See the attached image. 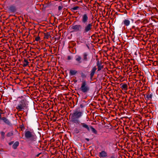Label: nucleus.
I'll return each mask as SVG.
<instances>
[{"label": "nucleus", "instance_id": "39448f33", "mask_svg": "<svg viewBox=\"0 0 158 158\" xmlns=\"http://www.w3.org/2000/svg\"><path fill=\"white\" fill-rule=\"evenodd\" d=\"M25 136L26 139H30L32 141H35L36 139V136L29 131H25Z\"/></svg>", "mask_w": 158, "mask_h": 158}, {"label": "nucleus", "instance_id": "f3484780", "mask_svg": "<svg viewBox=\"0 0 158 158\" xmlns=\"http://www.w3.org/2000/svg\"><path fill=\"white\" fill-rule=\"evenodd\" d=\"M44 38L45 39H48L50 36V32H47V33H44Z\"/></svg>", "mask_w": 158, "mask_h": 158}, {"label": "nucleus", "instance_id": "49530a36", "mask_svg": "<svg viewBox=\"0 0 158 158\" xmlns=\"http://www.w3.org/2000/svg\"><path fill=\"white\" fill-rule=\"evenodd\" d=\"M67 37L68 39H69V36H68Z\"/></svg>", "mask_w": 158, "mask_h": 158}, {"label": "nucleus", "instance_id": "58836bf2", "mask_svg": "<svg viewBox=\"0 0 158 158\" xmlns=\"http://www.w3.org/2000/svg\"><path fill=\"white\" fill-rule=\"evenodd\" d=\"M69 99L70 101H72V102H73V101H72V98L70 97Z\"/></svg>", "mask_w": 158, "mask_h": 158}, {"label": "nucleus", "instance_id": "f03ea898", "mask_svg": "<svg viewBox=\"0 0 158 158\" xmlns=\"http://www.w3.org/2000/svg\"><path fill=\"white\" fill-rule=\"evenodd\" d=\"M27 103L26 99H23L20 101L17 106L16 109L19 111H22L27 108Z\"/></svg>", "mask_w": 158, "mask_h": 158}, {"label": "nucleus", "instance_id": "de8ad7c7", "mask_svg": "<svg viewBox=\"0 0 158 158\" xmlns=\"http://www.w3.org/2000/svg\"><path fill=\"white\" fill-rule=\"evenodd\" d=\"M69 149H68V150L67 151V152H68V150Z\"/></svg>", "mask_w": 158, "mask_h": 158}, {"label": "nucleus", "instance_id": "a878e982", "mask_svg": "<svg viewBox=\"0 0 158 158\" xmlns=\"http://www.w3.org/2000/svg\"><path fill=\"white\" fill-rule=\"evenodd\" d=\"M79 7L78 6H76L73 8H72L71 9V10L73 11L74 10H77L78 8H79Z\"/></svg>", "mask_w": 158, "mask_h": 158}, {"label": "nucleus", "instance_id": "393cba45", "mask_svg": "<svg viewBox=\"0 0 158 158\" xmlns=\"http://www.w3.org/2000/svg\"><path fill=\"white\" fill-rule=\"evenodd\" d=\"M152 94H147L146 95V98L148 100L149 99H152Z\"/></svg>", "mask_w": 158, "mask_h": 158}, {"label": "nucleus", "instance_id": "37998d69", "mask_svg": "<svg viewBox=\"0 0 158 158\" xmlns=\"http://www.w3.org/2000/svg\"><path fill=\"white\" fill-rule=\"evenodd\" d=\"M72 1H73V2H75L76 1V0H72Z\"/></svg>", "mask_w": 158, "mask_h": 158}, {"label": "nucleus", "instance_id": "cd10ccee", "mask_svg": "<svg viewBox=\"0 0 158 158\" xmlns=\"http://www.w3.org/2000/svg\"><path fill=\"white\" fill-rule=\"evenodd\" d=\"M69 95L68 94H65V98H66V100L67 101V102L68 103V105H69V103L68 101V99H69V98L67 97V96H68Z\"/></svg>", "mask_w": 158, "mask_h": 158}, {"label": "nucleus", "instance_id": "2f4dec72", "mask_svg": "<svg viewBox=\"0 0 158 158\" xmlns=\"http://www.w3.org/2000/svg\"><path fill=\"white\" fill-rule=\"evenodd\" d=\"M62 8H63L62 6H58V10H60L62 9Z\"/></svg>", "mask_w": 158, "mask_h": 158}, {"label": "nucleus", "instance_id": "72a5a7b5", "mask_svg": "<svg viewBox=\"0 0 158 158\" xmlns=\"http://www.w3.org/2000/svg\"><path fill=\"white\" fill-rule=\"evenodd\" d=\"M14 142L13 141H11L9 143V144L10 145H12V144H13V143Z\"/></svg>", "mask_w": 158, "mask_h": 158}, {"label": "nucleus", "instance_id": "c85d7f7f", "mask_svg": "<svg viewBox=\"0 0 158 158\" xmlns=\"http://www.w3.org/2000/svg\"><path fill=\"white\" fill-rule=\"evenodd\" d=\"M69 84L68 83V85H65V86H64L63 88H64V90H67V89H68V85H69Z\"/></svg>", "mask_w": 158, "mask_h": 158}, {"label": "nucleus", "instance_id": "473e14b6", "mask_svg": "<svg viewBox=\"0 0 158 158\" xmlns=\"http://www.w3.org/2000/svg\"><path fill=\"white\" fill-rule=\"evenodd\" d=\"M75 132L77 133H78L79 132V131L78 130H77V128H76L75 129Z\"/></svg>", "mask_w": 158, "mask_h": 158}, {"label": "nucleus", "instance_id": "dca6fc26", "mask_svg": "<svg viewBox=\"0 0 158 158\" xmlns=\"http://www.w3.org/2000/svg\"><path fill=\"white\" fill-rule=\"evenodd\" d=\"M77 73V71L76 70H70V74L71 75H75Z\"/></svg>", "mask_w": 158, "mask_h": 158}, {"label": "nucleus", "instance_id": "a19ab883", "mask_svg": "<svg viewBox=\"0 0 158 158\" xmlns=\"http://www.w3.org/2000/svg\"><path fill=\"white\" fill-rule=\"evenodd\" d=\"M71 104H72L71 102H70V105H69L70 106L71 105Z\"/></svg>", "mask_w": 158, "mask_h": 158}, {"label": "nucleus", "instance_id": "4468645a", "mask_svg": "<svg viewBox=\"0 0 158 158\" xmlns=\"http://www.w3.org/2000/svg\"><path fill=\"white\" fill-rule=\"evenodd\" d=\"M123 24L126 26H128L130 24V21L128 19H125L123 21Z\"/></svg>", "mask_w": 158, "mask_h": 158}, {"label": "nucleus", "instance_id": "bb28decb", "mask_svg": "<svg viewBox=\"0 0 158 158\" xmlns=\"http://www.w3.org/2000/svg\"><path fill=\"white\" fill-rule=\"evenodd\" d=\"M1 134L2 138L3 139H4V138H5V136H4L5 134V133L4 132H3V131H1Z\"/></svg>", "mask_w": 158, "mask_h": 158}, {"label": "nucleus", "instance_id": "c9c22d12", "mask_svg": "<svg viewBox=\"0 0 158 158\" xmlns=\"http://www.w3.org/2000/svg\"><path fill=\"white\" fill-rule=\"evenodd\" d=\"M81 76L82 77H83L85 75L84 73H81Z\"/></svg>", "mask_w": 158, "mask_h": 158}, {"label": "nucleus", "instance_id": "b1692460", "mask_svg": "<svg viewBox=\"0 0 158 158\" xmlns=\"http://www.w3.org/2000/svg\"><path fill=\"white\" fill-rule=\"evenodd\" d=\"M90 128L92 131L94 133L96 134L97 133V131L92 126L90 127Z\"/></svg>", "mask_w": 158, "mask_h": 158}, {"label": "nucleus", "instance_id": "0eeeda50", "mask_svg": "<svg viewBox=\"0 0 158 158\" xmlns=\"http://www.w3.org/2000/svg\"><path fill=\"white\" fill-rule=\"evenodd\" d=\"M72 28L75 31H80L82 29V26L80 25H76L73 26Z\"/></svg>", "mask_w": 158, "mask_h": 158}, {"label": "nucleus", "instance_id": "79ce46f5", "mask_svg": "<svg viewBox=\"0 0 158 158\" xmlns=\"http://www.w3.org/2000/svg\"><path fill=\"white\" fill-rule=\"evenodd\" d=\"M40 154H38L37 155V156H38Z\"/></svg>", "mask_w": 158, "mask_h": 158}, {"label": "nucleus", "instance_id": "6ab92c4d", "mask_svg": "<svg viewBox=\"0 0 158 158\" xmlns=\"http://www.w3.org/2000/svg\"><path fill=\"white\" fill-rule=\"evenodd\" d=\"M81 125L83 127L87 129L88 131H89V128L88 125L84 123H82Z\"/></svg>", "mask_w": 158, "mask_h": 158}, {"label": "nucleus", "instance_id": "4c0bfd02", "mask_svg": "<svg viewBox=\"0 0 158 158\" xmlns=\"http://www.w3.org/2000/svg\"><path fill=\"white\" fill-rule=\"evenodd\" d=\"M67 59L68 60H69V56H68L67 57Z\"/></svg>", "mask_w": 158, "mask_h": 158}, {"label": "nucleus", "instance_id": "6e6552de", "mask_svg": "<svg viewBox=\"0 0 158 158\" xmlns=\"http://www.w3.org/2000/svg\"><path fill=\"white\" fill-rule=\"evenodd\" d=\"M96 70L97 68L96 66H95L93 67L91 70L90 73V79H92Z\"/></svg>", "mask_w": 158, "mask_h": 158}, {"label": "nucleus", "instance_id": "e433bc0d", "mask_svg": "<svg viewBox=\"0 0 158 158\" xmlns=\"http://www.w3.org/2000/svg\"><path fill=\"white\" fill-rule=\"evenodd\" d=\"M2 118L1 117V113H0V120H2Z\"/></svg>", "mask_w": 158, "mask_h": 158}, {"label": "nucleus", "instance_id": "f257e3e1", "mask_svg": "<svg viewBox=\"0 0 158 158\" xmlns=\"http://www.w3.org/2000/svg\"><path fill=\"white\" fill-rule=\"evenodd\" d=\"M88 20V15L87 14H85L82 16L81 22L82 23L85 24L86 25L84 27L83 33H86L91 31L92 29V23L87 24Z\"/></svg>", "mask_w": 158, "mask_h": 158}, {"label": "nucleus", "instance_id": "3c124183", "mask_svg": "<svg viewBox=\"0 0 158 158\" xmlns=\"http://www.w3.org/2000/svg\"><path fill=\"white\" fill-rule=\"evenodd\" d=\"M67 115H68V113H67Z\"/></svg>", "mask_w": 158, "mask_h": 158}, {"label": "nucleus", "instance_id": "a18cd8bd", "mask_svg": "<svg viewBox=\"0 0 158 158\" xmlns=\"http://www.w3.org/2000/svg\"><path fill=\"white\" fill-rule=\"evenodd\" d=\"M67 106V109H68V110L69 109V107L68 106V105H66Z\"/></svg>", "mask_w": 158, "mask_h": 158}, {"label": "nucleus", "instance_id": "f8f14e48", "mask_svg": "<svg viewBox=\"0 0 158 158\" xmlns=\"http://www.w3.org/2000/svg\"><path fill=\"white\" fill-rule=\"evenodd\" d=\"M22 4V2L21 0H16L15 1V6H20Z\"/></svg>", "mask_w": 158, "mask_h": 158}, {"label": "nucleus", "instance_id": "2eb2a0df", "mask_svg": "<svg viewBox=\"0 0 158 158\" xmlns=\"http://www.w3.org/2000/svg\"><path fill=\"white\" fill-rule=\"evenodd\" d=\"M121 88L123 90H126L127 89V84H123L121 86Z\"/></svg>", "mask_w": 158, "mask_h": 158}, {"label": "nucleus", "instance_id": "7ed1b4c3", "mask_svg": "<svg viewBox=\"0 0 158 158\" xmlns=\"http://www.w3.org/2000/svg\"><path fill=\"white\" fill-rule=\"evenodd\" d=\"M82 115V112L80 111H75L72 114L71 117V122L77 123H78V120L77 119L81 117Z\"/></svg>", "mask_w": 158, "mask_h": 158}, {"label": "nucleus", "instance_id": "412c9836", "mask_svg": "<svg viewBox=\"0 0 158 158\" xmlns=\"http://www.w3.org/2000/svg\"><path fill=\"white\" fill-rule=\"evenodd\" d=\"M81 58L80 56H78L76 58V60L79 63H81Z\"/></svg>", "mask_w": 158, "mask_h": 158}, {"label": "nucleus", "instance_id": "c03bdc74", "mask_svg": "<svg viewBox=\"0 0 158 158\" xmlns=\"http://www.w3.org/2000/svg\"><path fill=\"white\" fill-rule=\"evenodd\" d=\"M74 106V105H73V106H71V108L73 107Z\"/></svg>", "mask_w": 158, "mask_h": 158}, {"label": "nucleus", "instance_id": "09e8293b", "mask_svg": "<svg viewBox=\"0 0 158 158\" xmlns=\"http://www.w3.org/2000/svg\"><path fill=\"white\" fill-rule=\"evenodd\" d=\"M65 41H65L64 42V44H65Z\"/></svg>", "mask_w": 158, "mask_h": 158}, {"label": "nucleus", "instance_id": "ea45409f", "mask_svg": "<svg viewBox=\"0 0 158 158\" xmlns=\"http://www.w3.org/2000/svg\"><path fill=\"white\" fill-rule=\"evenodd\" d=\"M85 139L88 141H89V139L88 138H86Z\"/></svg>", "mask_w": 158, "mask_h": 158}, {"label": "nucleus", "instance_id": "f704fd0d", "mask_svg": "<svg viewBox=\"0 0 158 158\" xmlns=\"http://www.w3.org/2000/svg\"><path fill=\"white\" fill-rule=\"evenodd\" d=\"M64 138L65 139H68V138L67 137V134H65L64 135Z\"/></svg>", "mask_w": 158, "mask_h": 158}, {"label": "nucleus", "instance_id": "ddd939ff", "mask_svg": "<svg viewBox=\"0 0 158 158\" xmlns=\"http://www.w3.org/2000/svg\"><path fill=\"white\" fill-rule=\"evenodd\" d=\"M19 143L18 141H16L12 145V148H13L14 149H15L17 148L18 146H19Z\"/></svg>", "mask_w": 158, "mask_h": 158}, {"label": "nucleus", "instance_id": "9d476101", "mask_svg": "<svg viewBox=\"0 0 158 158\" xmlns=\"http://www.w3.org/2000/svg\"><path fill=\"white\" fill-rule=\"evenodd\" d=\"M107 153L104 151H102L99 153V156L100 157H106L107 156Z\"/></svg>", "mask_w": 158, "mask_h": 158}, {"label": "nucleus", "instance_id": "1a4fd4ad", "mask_svg": "<svg viewBox=\"0 0 158 158\" xmlns=\"http://www.w3.org/2000/svg\"><path fill=\"white\" fill-rule=\"evenodd\" d=\"M2 120L3 122L5 123L6 124H7L9 126H11L12 124L9 120L7 119L6 117H3L2 118Z\"/></svg>", "mask_w": 158, "mask_h": 158}, {"label": "nucleus", "instance_id": "a211bd4d", "mask_svg": "<svg viewBox=\"0 0 158 158\" xmlns=\"http://www.w3.org/2000/svg\"><path fill=\"white\" fill-rule=\"evenodd\" d=\"M88 54L86 53H84L83 54V60L87 61L88 60Z\"/></svg>", "mask_w": 158, "mask_h": 158}, {"label": "nucleus", "instance_id": "5701e85b", "mask_svg": "<svg viewBox=\"0 0 158 158\" xmlns=\"http://www.w3.org/2000/svg\"><path fill=\"white\" fill-rule=\"evenodd\" d=\"M13 135L14 134L13 131L10 132L6 134V136L8 137H10Z\"/></svg>", "mask_w": 158, "mask_h": 158}, {"label": "nucleus", "instance_id": "c756f323", "mask_svg": "<svg viewBox=\"0 0 158 158\" xmlns=\"http://www.w3.org/2000/svg\"><path fill=\"white\" fill-rule=\"evenodd\" d=\"M69 70H65V73L66 74V76H68L69 73Z\"/></svg>", "mask_w": 158, "mask_h": 158}, {"label": "nucleus", "instance_id": "423d86ee", "mask_svg": "<svg viewBox=\"0 0 158 158\" xmlns=\"http://www.w3.org/2000/svg\"><path fill=\"white\" fill-rule=\"evenodd\" d=\"M8 11L9 13H15L16 12L18 8L16 7L15 5H11L8 7Z\"/></svg>", "mask_w": 158, "mask_h": 158}, {"label": "nucleus", "instance_id": "4be33fe9", "mask_svg": "<svg viewBox=\"0 0 158 158\" xmlns=\"http://www.w3.org/2000/svg\"><path fill=\"white\" fill-rule=\"evenodd\" d=\"M64 120L67 123V125H65V126L68 127V126L69 125V124L67 116H66L65 118L64 119Z\"/></svg>", "mask_w": 158, "mask_h": 158}, {"label": "nucleus", "instance_id": "9b49d317", "mask_svg": "<svg viewBox=\"0 0 158 158\" xmlns=\"http://www.w3.org/2000/svg\"><path fill=\"white\" fill-rule=\"evenodd\" d=\"M97 65L98 66V71H100L103 68V66L101 65V63H100L99 60H98L97 62Z\"/></svg>", "mask_w": 158, "mask_h": 158}, {"label": "nucleus", "instance_id": "7c9ffc66", "mask_svg": "<svg viewBox=\"0 0 158 158\" xmlns=\"http://www.w3.org/2000/svg\"><path fill=\"white\" fill-rule=\"evenodd\" d=\"M40 38L39 36H37L35 38V40L36 41H39L40 40Z\"/></svg>", "mask_w": 158, "mask_h": 158}, {"label": "nucleus", "instance_id": "8fccbe9b", "mask_svg": "<svg viewBox=\"0 0 158 158\" xmlns=\"http://www.w3.org/2000/svg\"><path fill=\"white\" fill-rule=\"evenodd\" d=\"M157 42H158V39L157 40Z\"/></svg>", "mask_w": 158, "mask_h": 158}, {"label": "nucleus", "instance_id": "aec40b11", "mask_svg": "<svg viewBox=\"0 0 158 158\" xmlns=\"http://www.w3.org/2000/svg\"><path fill=\"white\" fill-rule=\"evenodd\" d=\"M24 62L25 63H24L23 65V67H25L27 66L29 64V62L26 59H24Z\"/></svg>", "mask_w": 158, "mask_h": 158}, {"label": "nucleus", "instance_id": "20e7f679", "mask_svg": "<svg viewBox=\"0 0 158 158\" xmlns=\"http://www.w3.org/2000/svg\"><path fill=\"white\" fill-rule=\"evenodd\" d=\"M90 89L89 86L87 85L85 81H83L80 88V90L83 93H86L88 92Z\"/></svg>", "mask_w": 158, "mask_h": 158}]
</instances>
